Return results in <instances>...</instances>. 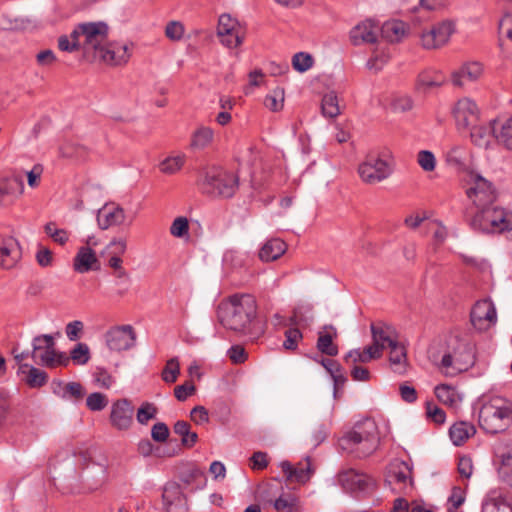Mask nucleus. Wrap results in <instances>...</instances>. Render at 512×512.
<instances>
[{"label":"nucleus","instance_id":"obj_64","mask_svg":"<svg viewBox=\"0 0 512 512\" xmlns=\"http://www.w3.org/2000/svg\"><path fill=\"white\" fill-rule=\"evenodd\" d=\"M230 360L235 364L243 363L247 359L245 349L240 345H233L227 352Z\"/></svg>","mask_w":512,"mask_h":512},{"label":"nucleus","instance_id":"obj_63","mask_svg":"<svg viewBox=\"0 0 512 512\" xmlns=\"http://www.w3.org/2000/svg\"><path fill=\"white\" fill-rule=\"evenodd\" d=\"M251 468L254 470H262L268 466V455L266 452L256 451L252 454Z\"/></svg>","mask_w":512,"mask_h":512},{"label":"nucleus","instance_id":"obj_50","mask_svg":"<svg viewBox=\"0 0 512 512\" xmlns=\"http://www.w3.org/2000/svg\"><path fill=\"white\" fill-rule=\"evenodd\" d=\"M170 233L174 237L183 238L189 233V222L186 217L180 216L174 219L170 227Z\"/></svg>","mask_w":512,"mask_h":512},{"label":"nucleus","instance_id":"obj_42","mask_svg":"<svg viewBox=\"0 0 512 512\" xmlns=\"http://www.w3.org/2000/svg\"><path fill=\"white\" fill-rule=\"evenodd\" d=\"M316 347L318 351L330 357L338 355V346L333 343V335L329 333H318Z\"/></svg>","mask_w":512,"mask_h":512},{"label":"nucleus","instance_id":"obj_1","mask_svg":"<svg viewBox=\"0 0 512 512\" xmlns=\"http://www.w3.org/2000/svg\"><path fill=\"white\" fill-rule=\"evenodd\" d=\"M257 304L252 295L235 294L220 302L218 320L223 327L237 333L252 335L251 327L256 319Z\"/></svg>","mask_w":512,"mask_h":512},{"label":"nucleus","instance_id":"obj_5","mask_svg":"<svg viewBox=\"0 0 512 512\" xmlns=\"http://www.w3.org/2000/svg\"><path fill=\"white\" fill-rule=\"evenodd\" d=\"M337 480L344 491L357 498L370 495L376 489V482L372 477L354 469L341 471Z\"/></svg>","mask_w":512,"mask_h":512},{"label":"nucleus","instance_id":"obj_15","mask_svg":"<svg viewBox=\"0 0 512 512\" xmlns=\"http://www.w3.org/2000/svg\"><path fill=\"white\" fill-rule=\"evenodd\" d=\"M373 346H376L378 351L382 353L385 348L394 349L398 344L395 329L384 322H376L370 325Z\"/></svg>","mask_w":512,"mask_h":512},{"label":"nucleus","instance_id":"obj_53","mask_svg":"<svg viewBox=\"0 0 512 512\" xmlns=\"http://www.w3.org/2000/svg\"><path fill=\"white\" fill-rule=\"evenodd\" d=\"M417 161L424 171L431 172L435 169L436 159L431 151L421 150L418 153Z\"/></svg>","mask_w":512,"mask_h":512},{"label":"nucleus","instance_id":"obj_33","mask_svg":"<svg viewBox=\"0 0 512 512\" xmlns=\"http://www.w3.org/2000/svg\"><path fill=\"white\" fill-rule=\"evenodd\" d=\"M286 251V243L278 238L268 240L260 249L259 257L262 261H274Z\"/></svg>","mask_w":512,"mask_h":512},{"label":"nucleus","instance_id":"obj_32","mask_svg":"<svg viewBox=\"0 0 512 512\" xmlns=\"http://www.w3.org/2000/svg\"><path fill=\"white\" fill-rule=\"evenodd\" d=\"M381 36L390 43L400 42L406 34V24L400 20L386 21L380 28Z\"/></svg>","mask_w":512,"mask_h":512},{"label":"nucleus","instance_id":"obj_12","mask_svg":"<svg viewBox=\"0 0 512 512\" xmlns=\"http://www.w3.org/2000/svg\"><path fill=\"white\" fill-rule=\"evenodd\" d=\"M361 179L369 184H374L386 179L390 173V167L385 160L370 158L359 166Z\"/></svg>","mask_w":512,"mask_h":512},{"label":"nucleus","instance_id":"obj_34","mask_svg":"<svg viewBox=\"0 0 512 512\" xmlns=\"http://www.w3.org/2000/svg\"><path fill=\"white\" fill-rule=\"evenodd\" d=\"M277 512H303L300 499L293 493H282L273 503Z\"/></svg>","mask_w":512,"mask_h":512},{"label":"nucleus","instance_id":"obj_18","mask_svg":"<svg viewBox=\"0 0 512 512\" xmlns=\"http://www.w3.org/2000/svg\"><path fill=\"white\" fill-rule=\"evenodd\" d=\"M236 21L228 14H222L218 20L217 35L222 44L229 48L237 47L241 44L240 36L235 32Z\"/></svg>","mask_w":512,"mask_h":512},{"label":"nucleus","instance_id":"obj_13","mask_svg":"<svg viewBox=\"0 0 512 512\" xmlns=\"http://www.w3.org/2000/svg\"><path fill=\"white\" fill-rule=\"evenodd\" d=\"M22 258V249L17 239L0 235V268L11 269Z\"/></svg>","mask_w":512,"mask_h":512},{"label":"nucleus","instance_id":"obj_46","mask_svg":"<svg viewBox=\"0 0 512 512\" xmlns=\"http://www.w3.org/2000/svg\"><path fill=\"white\" fill-rule=\"evenodd\" d=\"M180 374V365L177 357H173L166 362V365L161 373L162 379L166 383L176 382Z\"/></svg>","mask_w":512,"mask_h":512},{"label":"nucleus","instance_id":"obj_21","mask_svg":"<svg viewBox=\"0 0 512 512\" xmlns=\"http://www.w3.org/2000/svg\"><path fill=\"white\" fill-rule=\"evenodd\" d=\"M470 127L471 140L478 147L487 148L491 140L496 139L498 133V122L496 120H491L488 125H476L475 123Z\"/></svg>","mask_w":512,"mask_h":512},{"label":"nucleus","instance_id":"obj_26","mask_svg":"<svg viewBox=\"0 0 512 512\" xmlns=\"http://www.w3.org/2000/svg\"><path fill=\"white\" fill-rule=\"evenodd\" d=\"M100 57L109 64L121 65L128 61V48L123 44H109L99 50Z\"/></svg>","mask_w":512,"mask_h":512},{"label":"nucleus","instance_id":"obj_36","mask_svg":"<svg viewBox=\"0 0 512 512\" xmlns=\"http://www.w3.org/2000/svg\"><path fill=\"white\" fill-rule=\"evenodd\" d=\"M23 190V181L16 176L0 179V201H3L6 196L21 194Z\"/></svg>","mask_w":512,"mask_h":512},{"label":"nucleus","instance_id":"obj_59","mask_svg":"<svg viewBox=\"0 0 512 512\" xmlns=\"http://www.w3.org/2000/svg\"><path fill=\"white\" fill-rule=\"evenodd\" d=\"M465 501L464 492L460 487H453L451 495L448 498V511H456Z\"/></svg>","mask_w":512,"mask_h":512},{"label":"nucleus","instance_id":"obj_41","mask_svg":"<svg viewBox=\"0 0 512 512\" xmlns=\"http://www.w3.org/2000/svg\"><path fill=\"white\" fill-rule=\"evenodd\" d=\"M42 339L46 341V345L45 351L39 354L40 364L49 368H53L55 367V356L57 353L55 349L54 337L52 335H45Z\"/></svg>","mask_w":512,"mask_h":512},{"label":"nucleus","instance_id":"obj_3","mask_svg":"<svg viewBox=\"0 0 512 512\" xmlns=\"http://www.w3.org/2000/svg\"><path fill=\"white\" fill-rule=\"evenodd\" d=\"M512 424V402L496 396L485 402L479 411V426L488 434L506 431Z\"/></svg>","mask_w":512,"mask_h":512},{"label":"nucleus","instance_id":"obj_43","mask_svg":"<svg viewBox=\"0 0 512 512\" xmlns=\"http://www.w3.org/2000/svg\"><path fill=\"white\" fill-rule=\"evenodd\" d=\"M322 113L325 117L334 118L340 113L338 98L335 92L326 93L321 103Z\"/></svg>","mask_w":512,"mask_h":512},{"label":"nucleus","instance_id":"obj_19","mask_svg":"<svg viewBox=\"0 0 512 512\" xmlns=\"http://www.w3.org/2000/svg\"><path fill=\"white\" fill-rule=\"evenodd\" d=\"M52 393L64 400L79 402L85 396V389L79 382L65 383L62 380L54 379L51 382Z\"/></svg>","mask_w":512,"mask_h":512},{"label":"nucleus","instance_id":"obj_6","mask_svg":"<svg viewBox=\"0 0 512 512\" xmlns=\"http://www.w3.org/2000/svg\"><path fill=\"white\" fill-rule=\"evenodd\" d=\"M475 364L472 347L458 338L452 339V350L446 352L441 359L443 368H453L458 372L467 371Z\"/></svg>","mask_w":512,"mask_h":512},{"label":"nucleus","instance_id":"obj_58","mask_svg":"<svg viewBox=\"0 0 512 512\" xmlns=\"http://www.w3.org/2000/svg\"><path fill=\"white\" fill-rule=\"evenodd\" d=\"M94 378L95 381L105 389H109L115 382L112 375L103 367L96 368Z\"/></svg>","mask_w":512,"mask_h":512},{"label":"nucleus","instance_id":"obj_8","mask_svg":"<svg viewBox=\"0 0 512 512\" xmlns=\"http://www.w3.org/2000/svg\"><path fill=\"white\" fill-rule=\"evenodd\" d=\"M162 503L165 512H188V500L184 488L176 481H168L162 491Z\"/></svg>","mask_w":512,"mask_h":512},{"label":"nucleus","instance_id":"obj_45","mask_svg":"<svg viewBox=\"0 0 512 512\" xmlns=\"http://www.w3.org/2000/svg\"><path fill=\"white\" fill-rule=\"evenodd\" d=\"M70 358L76 365H85L90 360V349L86 343L79 342L70 351Z\"/></svg>","mask_w":512,"mask_h":512},{"label":"nucleus","instance_id":"obj_39","mask_svg":"<svg viewBox=\"0 0 512 512\" xmlns=\"http://www.w3.org/2000/svg\"><path fill=\"white\" fill-rule=\"evenodd\" d=\"M435 395L443 404L455 407L459 401L456 389L447 384H440L435 387Z\"/></svg>","mask_w":512,"mask_h":512},{"label":"nucleus","instance_id":"obj_22","mask_svg":"<svg viewBox=\"0 0 512 512\" xmlns=\"http://www.w3.org/2000/svg\"><path fill=\"white\" fill-rule=\"evenodd\" d=\"M496 510V512H512V494L501 489L491 490L485 503L483 510Z\"/></svg>","mask_w":512,"mask_h":512},{"label":"nucleus","instance_id":"obj_14","mask_svg":"<svg viewBox=\"0 0 512 512\" xmlns=\"http://www.w3.org/2000/svg\"><path fill=\"white\" fill-rule=\"evenodd\" d=\"M453 115L458 128L466 129L478 121L479 109L473 100L463 98L456 103Z\"/></svg>","mask_w":512,"mask_h":512},{"label":"nucleus","instance_id":"obj_2","mask_svg":"<svg viewBox=\"0 0 512 512\" xmlns=\"http://www.w3.org/2000/svg\"><path fill=\"white\" fill-rule=\"evenodd\" d=\"M379 442L376 422L372 418H366L356 422L353 428L340 438L339 445L356 457L364 458L378 448Z\"/></svg>","mask_w":512,"mask_h":512},{"label":"nucleus","instance_id":"obj_24","mask_svg":"<svg viewBox=\"0 0 512 512\" xmlns=\"http://www.w3.org/2000/svg\"><path fill=\"white\" fill-rule=\"evenodd\" d=\"M17 374L30 388L43 387L48 381V374L44 370L29 364H20Z\"/></svg>","mask_w":512,"mask_h":512},{"label":"nucleus","instance_id":"obj_49","mask_svg":"<svg viewBox=\"0 0 512 512\" xmlns=\"http://www.w3.org/2000/svg\"><path fill=\"white\" fill-rule=\"evenodd\" d=\"M314 63L312 55L305 52H298L293 56L292 65L293 68L298 72H306L309 70Z\"/></svg>","mask_w":512,"mask_h":512},{"label":"nucleus","instance_id":"obj_55","mask_svg":"<svg viewBox=\"0 0 512 512\" xmlns=\"http://www.w3.org/2000/svg\"><path fill=\"white\" fill-rule=\"evenodd\" d=\"M183 163L181 156L168 157L160 163V170L166 174H173L182 167Z\"/></svg>","mask_w":512,"mask_h":512},{"label":"nucleus","instance_id":"obj_30","mask_svg":"<svg viewBox=\"0 0 512 512\" xmlns=\"http://www.w3.org/2000/svg\"><path fill=\"white\" fill-rule=\"evenodd\" d=\"M493 220H491L493 233H503L512 230V212L492 205Z\"/></svg>","mask_w":512,"mask_h":512},{"label":"nucleus","instance_id":"obj_17","mask_svg":"<svg viewBox=\"0 0 512 512\" xmlns=\"http://www.w3.org/2000/svg\"><path fill=\"white\" fill-rule=\"evenodd\" d=\"M378 26L372 20H365L350 31V40L354 46L374 44L378 38Z\"/></svg>","mask_w":512,"mask_h":512},{"label":"nucleus","instance_id":"obj_28","mask_svg":"<svg viewBox=\"0 0 512 512\" xmlns=\"http://www.w3.org/2000/svg\"><path fill=\"white\" fill-rule=\"evenodd\" d=\"M482 73V66L478 62L467 63L452 73V83L461 87L465 80L475 81Z\"/></svg>","mask_w":512,"mask_h":512},{"label":"nucleus","instance_id":"obj_62","mask_svg":"<svg viewBox=\"0 0 512 512\" xmlns=\"http://www.w3.org/2000/svg\"><path fill=\"white\" fill-rule=\"evenodd\" d=\"M169 436V428L163 422H158L151 429V437L156 442H164Z\"/></svg>","mask_w":512,"mask_h":512},{"label":"nucleus","instance_id":"obj_7","mask_svg":"<svg viewBox=\"0 0 512 512\" xmlns=\"http://www.w3.org/2000/svg\"><path fill=\"white\" fill-rule=\"evenodd\" d=\"M104 337L107 347L116 352L129 350L136 343V333L131 325L115 326Z\"/></svg>","mask_w":512,"mask_h":512},{"label":"nucleus","instance_id":"obj_29","mask_svg":"<svg viewBox=\"0 0 512 512\" xmlns=\"http://www.w3.org/2000/svg\"><path fill=\"white\" fill-rule=\"evenodd\" d=\"M493 218L492 205L484 206L477 211L470 220V226L474 231L491 234L493 233L491 220Z\"/></svg>","mask_w":512,"mask_h":512},{"label":"nucleus","instance_id":"obj_20","mask_svg":"<svg viewBox=\"0 0 512 512\" xmlns=\"http://www.w3.org/2000/svg\"><path fill=\"white\" fill-rule=\"evenodd\" d=\"M125 219V211L119 205L105 204L98 210L97 222L99 228L102 230H106L111 226L124 224Z\"/></svg>","mask_w":512,"mask_h":512},{"label":"nucleus","instance_id":"obj_57","mask_svg":"<svg viewBox=\"0 0 512 512\" xmlns=\"http://www.w3.org/2000/svg\"><path fill=\"white\" fill-rule=\"evenodd\" d=\"M426 414L436 424H443L445 422L446 414L444 410L433 402H426Z\"/></svg>","mask_w":512,"mask_h":512},{"label":"nucleus","instance_id":"obj_56","mask_svg":"<svg viewBox=\"0 0 512 512\" xmlns=\"http://www.w3.org/2000/svg\"><path fill=\"white\" fill-rule=\"evenodd\" d=\"M283 100V91L275 90L272 94L266 95L264 104L269 110L277 112L282 109Z\"/></svg>","mask_w":512,"mask_h":512},{"label":"nucleus","instance_id":"obj_9","mask_svg":"<svg viewBox=\"0 0 512 512\" xmlns=\"http://www.w3.org/2000/svg\"><path fill=\"white\" fill-rule=\"evenodd\" d=\"M470 321L478 331H486L497 322V312L491 299L478 300L470 312Z\"/></svg>","mask_w":512,"mask_h":512},{"label":"nucleus","instance_id":"obj_25","mask_svg":"<svg viewBox=\"0 0 512 512\" xmlns=\"http://www.w3.org/2000/svg\"><path fill=\"white\" fill-rule=\"evenodd\" d=\"M306 460L305 465L299 464L297 467L292 466L289 461H282L280 463V467L288 481L306 483L310 479L312 474L311 463L309 457Z\"/></svg>","mask_w":512,"mask_h":512},{"label":"nucleus","instance_id":"obj_44","mask_svg":"<svg viewBox=\"0 0 512 512\" xmlns=\"http://www.w3.org/2000/svg\"><path fill=\"white\" fill-rule=\"evenodd\" d=\"M496 140L506 149L512 151V116L501 125L498 124Z\"/></svg>","mask_w":512,"mask_h":512},{"label":"nucleus","instance_id":"obj_16","mask_svg":"<svg viewBox=\"0 0 512 512\" xmlns=\"http://www.w3.org/2000/svg\"><path fill=\"white\" fill-rule=\"evenodd\" d=\"M133 417V407L127 399H120L113 403L110 420L118 430H126L130 427Z\"/></svg>","mask_w":512,"mask_h":512},{"label":"nucleus","instance_id":"obj_47","mask_svg":"<svg viewBox=\"0 0 512 512\" xmlns=\"http://www.w3.org/2000/svg\"><path fill=\"white\" fill-rule=\"evenodd\" d=\"M285 340L283 342V348L289 351H295L298 347V343L303 338L302 332L298 327H290L284 332Z\"/></svg>","mask_w":512,"mask_h":512},{"label":"nucleus","instance_id":"obj_60","mask_svg":"<svg viewBox=\"0 0 512 512\" xmlns=\"http://www.w3.org/2000/svg\"><path fill=\"white\" fill-rule=\"evenodd\" d=\"M84 329V324L80 320H74L66 325L65 333L70 341H76Z\"/></svg>","mask_w":512,"mask_h":512},{"label":"nucleus","instance_id":"obj_4","mask_svg":"<svg viewBox=\"0 0 512 512\" xmlns=\"http://www.w3.org/2000/svg\"><path fill=\"white\" fill-rule=\"evenodd\" d=\"M238 187V176L217 166L209 168L200 183V188L204 194L221 198L233 197Z\"/></svg>","mask_w":512,"mask_h":512},{"label":"nucleus","instance_id":"obj_11","mask_svg":"<svg viewBox=\"0 0 512 512\" xmlns=\"http://www.w3.org/2000/svg\"><path fill=\"white\" fill-rule=\"evenodd\" d=\"M454 32V25L449 21L433 25L421 34L422 46L425 49H437L446 44Z\"/></svg>","mask_w":512,"mask_h":512},{"label":"nucleus","instance_id":"obj_54","mask_svg":"<svg viewBox=\"0 0 512 512\" xmlns=\"http://www.w3.org/2000/svg\"><path fill=\"white\" fill-rule=\"evenodd\" d=\"M165 35L172 41H179L184 35V25L179 21H170L165 28Z\"/></svg>","mask_w":512,"mask_h":512},{"label":"nucleus","instance_id":"obj_10","mask_svg":"<svg viewBox=\"0 0 512 512\" xmlns=\"http://www.w3.org/2000/svg\"><path fill=\"white\" fill-rule=\"evenodd\" d=\"M108 25L105 22H88L79 24L83 36V49L99 51L108 36Z\"/></svg>","mask_w":512,"mask_h":512},{"label":"nucleus","instance_id":"obj_51","mask_svg":"<svg viewBox=\"0 0 512 512\" xmlns=\"http://www.w3.org/2000/svg\"><path fill=\"white\" fill-rule=\"evenodd\" d=\"M107 404V397L100 392L91 393L86 399V405L91 411H101Z\"/></svg>","mask_w":512,"mask_h":512},{"label":"nucleus","instance_id":"obj_40","mask_svg":"<svg viewBox=\"0 0 512 512\" xmlns=\"http://www.w3.org/2000/svg\"><path fill=\"white\" fill-rule=\"evenodd\" d=\"M312 308L310 306H298L293 309L289 317V324L292 326H307L312 322Z\"/></svg>","mask_w":512,"mask_h":512},{"label":"nucleus","instance_id":"obj_48","mask_svg":"<svg viewBox=\"0 0 512 512\" xmlns=\"http://www.w3.org/2000/svg\"><path fill=\"white\" fill-rule=\"evenodd\" d=\"M213 139V130L209 127H201L196 130L192 138V146L197 148L206 147Z\"/></svg>","mask_w":512,"mask_h":512},{"label":"nucleus","instance_id":"obj_23","mask_svg":"<svg viewBox=\"0 0 512 512\" xmlns=\"http://www.w3.org/2000/svg\"><path fill=\"white\" fill-rule=\"evenodd\" d=\"M74 270L78 273H87L91 270L98 271L100 262L95 252L90 247H80L73 263Z\"/></svg>","mask_w":512,"mask_h":512},{"label":"nucleus","instance_id":"obj_31","mask_svg":"<svg viewBox=\"0 0 512 512\" xmlns=\"http://www.w3.org/2000/svg\"><path fill=\"white\" fill-rule=\"evenodd\" d=\"M444 81V77L441 73L426 70L418 75L415 87L418 92L427 93L432 88L443 85Z\"/></svg>","mask_w":512,"mask_h":512},{"label":"nucleus","instance_id":"obj_38","mask_svg":"<svg viewBox=\"0 0 512 512\" xmlns=\"http://www.w3.org/2000/svg\"><path fill=\"white\" fill-rule=\"evenodd\" d=\"M390 477L399 484H403L405 489L412 490L413 489V478H412V468L408 463L402 461L398 464L390 474Z\"/></svg>","mask_w":512,"mask_h":512},{"label":"nucleus","instance_id":"obj_35","mask_svg":"<svg viewBox=\"0 0 512 512\" xmlns=\"http://www.w3.org/2000/svg\"><path fill=\"white\" fill-rule=\"evenodd\" d=\"M475 432V427L464 421L453 424L449 429L450 439L455 446L462 445L469 437L473 436Z\"/></svg>","mask_w":512,"mask_h":512},{"label":"nucleus","instance_id":"obj_27","mask_svg":"<svg viewBox=\"0 0 512 512\" xmlns=\"http://www.w3.org/2000/svg\"><path fill=\"white\" fill-rule=\"evenodd\" d=\"M382 356V353L378 351L376 346L372 344L365 347L363 350L360 349H352L348 351L344 356V361L346 364H356V363H369L372 360L379 359Z\"/></svg>","mask_w":512,"mask_h":512},{"label":"nucleus","instance_id":"obj_61","mask_svg":"<svg viewBox=\"0 0 512 512\" xmlns=\"http://www.w3.org/2000/svg\"><path fill=\"white\" fill-rule=\"evenodd\" d=\"M191 420L197 425H203L209 422L208 410L201 405L195 406L190 411Z\"/></svg>","mask_w":512,"mask_h":512},{"label":"nucleus","instance_id":"obj_52","mask_svg":"<svg viewBox=\"0 0 512 512\" xmlns=\"http://www.w3.org/2000/svg\"><path fill=\"white\" fill-rule=\"evenodd\" d=\"M157 414V408L154 404L144 402L137 411V421L140 424H146L150 419H154Z\"/></svg>","mask_w":512,"mask_h":512},{"label":"nucleus","instance_id":"obj_37","mask_svg":"<svg viewBox=\"0 0 512 512\" xmlns=\"http://www.w3.org/2000/svg\"><path fill=\"white\" fill-rule=\"evenodd\" d=\"M190 429V424L184 420H178L173 426L174 433L181 437V444L187 448L193 447L198 441V434Z\"/></svg>","mask_w":512,"mask_h":512}]
</instances>
